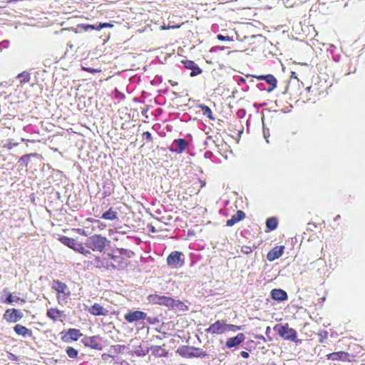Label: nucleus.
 <instances>
[{
  "label": "nucleus",
  "instance_id": "nucleus-18",
  "mask_svg": "<svg viewBox=\"0 0 365 365\" xmlns=\"http://www.w3.org/2000/svg\"><path fill=\"white\" fill-rule=\"evenodd\" d=\"M349 354L347 352L344 351H337V352H333L327 355V358L329 360L331 361H347L349 360Z\"/></svg>",
  "mask_w": 365,
  "mask_h": 365
},
{
  "label": "nucleus",
  "instance_id": "nucleus-32",
  "mask_svg": "<svg viewBox=\"0 0 365 365\" xmlns=\"http://www.w3.org/2000/svg\"><path fill=\"white\" fill-rule=\"evenodd\" d=\"M150 349H143L141 345L138 346V348L134 351V354L138 356H145L149 352Z\"/></svg>",
  "mask_w": 365,
  "mask_h": 365
},
{
  "label": "nucleus",
  "instance_id": "nucleus-13",
  "mask_svg": "<svg viewBox=\"0 0 365 365\" xmlns=\"http://www.w3.org/2000/svg\"><path fill=\"white\" fill-rule=\"evenodd\" d=\"M184 67L188 70H191L190 76L194 77L202 73V69L194 61L190 60L182 61Z\"/></svg>",
  "mask_w": 365,
  "mask_h": 365
},
{
  "label": "nucleus",
  "instance_id": "nucleus-35",
  "mask_svg": "<svg viewBox=\"0 0 365 365\" xmlns=\"http://www.w3.org/2000/svg\"><path fill=\"white\" fill-rule=\"evenodd\" d=\"M241 329L240 327L234 325V324H225V332L227 331H236L237 330Z\"/></svg>",
  "mask_w": 365,
  "mask_h": 365
},
{
  "label": "nucleus",
  "instance_id": "nucleus-19",
  "mask_svg": "<svg viewBox=\"0 0 365 365\" xmlns=\"http://www.w3.org/2000/svg\"><path fill=\"white\" fill-rule=\"evenodd\" d=\"M245 217V213L242 210H237L236 213L226 222V225L232 227L239 221L242 220Z\"/></svg>",
  "mask_w": 365,
  "mask_h": 365
},
{
  "label": "nucleus",
  "instance_id": "nucleus-1",
  "mask_svg": "<svg viewBox=\"0 0 365 365\" xmlns=\"http://www.w3.org/2000/svg\"><path fill=\"white\" fill-rule=\"evenodd\" d=\"M109 242L106 237L95 234L86 240L85 245L94 252H102Z\"/></svg>",
  "mask_w": 365,
  "mask_h": 365
},
{
  "label": "nucleus",
  "instance_id": "nucleus-7",
  "mask_svg": "<svg viewBox=\"0 0 365 365\" xmlns=\"http://www.w3.org/2000/svg\"><path fill=\"white\" fill-rule=\"evenodd\" d=\"M148 298L150 303L165 305L168 307H169L171 303H173L172 297H165L158 294H150Z\"/></svg>",
  "mask_w": 365,
  "mask_h": 365
},
{
  "label": "nucleus",
  "instance_id": "nucleus-27",
  "mask_svg": "<svg viewBox=\"0 0 365 365\" xmlns=\"http://www.w3.org/2000/svg\"><path fill=\"white\" fill-rule=\"evenodd\" d=\"M198 108L202 111L204 115H206L210 120H215V118L212 115V113L211 109L206 105L200 104Z\"/></svg>",
  "mask_w": 365,
  "mask_h": 365
},
{
  "label": "nucleus",
  "instance_id": "nucleus-6",
  "mask_svg": "<svg viewBox=\"0 0 365 365\" xmlns=\"http://www.w3.org/2000/svg\"><path fill=\"white\" fill-rule=\"evenodd\" d=\"M184 263V255L180 252H172L167 257V264L172 268L181 267Z\"/></svg>",
  "mask_w": 365,
  "mask_h": 365
},
{
  "label": "nucleus",
  "instance_id": "nucleus-39",
  "mask_svg": "<svg viewBox=\"0 0 365 365\" xmlns=\"http://www.w3.org/2000/svg\"><path fill=\"white\" fill-rule=\"evenodd\" d=\"M113 25L111 24H109V23H100L98 24V31L103 29V28H107V27H113Z\"/></svg>",
  "mask_w": 365,
  "mask_h": 365
},
{
  "label": "nucleus",
  "instance_id": "nucleus-22",
  "mask_svg": "<svg viewBox=\"0 0 365 365\" xmlns=\"http://www.w3.org/2000/svg\"><path fill=\"white\" fill-rule=\"evenodd\" d=\"M264 81L269 85V87L266 89L268 93L272 92L277 86V81L273 75H265Z\"/></svg>",
  "mask_w": 365,
  "mask_h": 365
},
{
  "label": "nucleus",
  "instance_id": "nucleus-8",
  "mask_svg": "<svg viewBox=\"0 0 365 365\" xmlns=\"http://www.w3.org/2000/svg\"><path fill=\"white\" fill-rule=\"evenodd\" d=\"M101 337L99 336H85L82 339V343L88 347H90L96 350H101L103 346L100 342Z\"/></svg>",
  "mask_w": 365,
  "mask_h": 365
},
{
  "label": "nucleus",
  "instance_id": "nucleus-57",
  "mask_svg": "<svg viewBox=\"0 0 365 365\" xmlns=\"http://www.w3.org/2000/svg\"><path fill=\"white\" fill-rule=\"evenodd\" d=\"M267 133H266L264 130V138L267 139Z\"/></svg>",
  "mask_w": 365,
  "mask_h": 365
},
{
  "label": "nucleus",
  "instance_id": "nucleus-51",
  "mask_svg": "<svg viewBox=\"0 0 365 365\" xmlns=\"http://www.w3.org/2000/svg\"><path fill=\"white\" fill-rule=\"evenodd\" d=\"M264 76H265V75H262V76H257V78L259 80H264Z\"/></svg>",
  "mask_w": 365,
  "mask_h": 365
},
{
  "label": "nucleus",
  "instance_id": "nucleus-14",
  "mask_svg": "<svg viewBox=\"0 0 365 365\" xmlns=\"http://www.w3.org/2000/svg\"><path fill=\"white\" fill-rule=\"evenodd\" d=\"M284 246H277L271 250L267 255V259L269 262H272L276 259L279 258L284 252Z\"/></svg>",
  "mask_w": 365,
  "mask_h": 365
},
{
  "label": "nucleus",
  "instance_id": "nucleus-36",
  "mask_svg": "<svg viewBox=\"0 0 365 365\" xmlns=\"http://www.w3.org/2000/svg\"><path fill=\"white\" fill-rule=\"evenodd\" d=\"M19 300H20L19 297H13L12 294H9L4 302L6 304H11L12 302H17Z\"/></svg>",
  "mask_w": 365,
  "mask_h": 365
},
{
  "label": "nucleus",
  "instance_id": "nucleus-5",
  "mask_svg": "<svg viewBox=\"0 0 365 365\" xmlns=\"http://www.w3.org/2000/svg\"><path fill=\"white\" fill-rule=\"evenodd\" d=\"M52 288L58 294V302H60V301L62 300L66 303L67 302V298L71 294V292L69 291L68 286L65 283L56 279L53 280Z\"/></svg>",
  "mask_w": 365,
  "mask_h": 365
},
{
  "label": "nucleus",
  "instance_id": "nucleus-58",
  "mask_svg": "<svg viewBox=\"0 0 365 365\" xmlns=\"http://www.w3.org/2000/svg\"><path fill=\"white\" fill-rule=\"evenodd\" d=\"M177 84H178V83H177V82H175V83H172V86H175V85H177Z\"/></svg>",
  "mask_w": 365,
  "mask_h": 365
},
{
  "label": "nucleus",
  "instance_id": "nucleus-50",
  "mask_svg": "<svg viewBox=\"0 0 365 365\" xmlns=\"http://www.w3.org/2000/svg\"><path fill=\"white\" fill-rule=\"evenodd\" d=\"M256 339H263L264 341H265V339L264 337L262 336V335H257L255 336Z\"/></svg>",
  "mask_w": 365,
  "mask_h": 365
},
{
  "label": "nucleus",
  "instance_id": "nucleus-33",
  "mask_svg": "<svg viewBox=\"0 0 365 365\" xmlns=\"http://www.w3.org/2000/svg\"><path fill=\"white\" fill-rule=\"evenodd\" d=\"M256 248L257 246L254 243L252 245H244L241 247V252L245 255H248L252 252L253 250Z\"/></svg>",
  "mask_w": 365,
  "mask_h": 365
},
{
  "label": "nucleus",
  "instance_id": "nucleus-41",
  "mask_svg": "<svg viewBox=\"0 0 365 365\" xmlns=\"http://www.w3.org/2000/svg\"><path fill=\"white\" fill-rule=\"evenodd\" d=\"M143 138L147 140L148 141L152 140V135L149 131H145L143 133Z\"/></svg>",
  "mask_w": 365,
  "mask_h": 365
},
{
  "label": "nucleus",
  "instance_id": "nucleus-59",
  "mask_svg": "<svg viewBox=\"0 0 365 365\" xmlns=\"http://www.w3.org/2000/svg\"><path fill=\"white\" fill-rule=\"evenodd\" d=\"M240 81H241V82H245V79H244V78H241Z\"/></svg>",
  "mask_w": 365,
  "mask_h": 365
},
{
  "label": "nucleus",
  "instance_id": "nucleus-56",
  "mask_svg": "<svg viewBox=\"0 0 365 365\" xmlns=\"http://www.w3.org/2000/svg\"><path fill=\"white\" fill-rule=\"evenodd\" d=\"M267 133H266L264 130V138L267 139Z\"/></svg>",
  "mask_w": 365,
  "mask_h": 365
},
{
  "label": "nucleus",
  "instance_id": "nucleus-3",
  "mask_svg": "<svg viewBox=\"0 0 365 365\" xmlns=\"http://www.w3.org/2000/svg\"><path fill=\"white\" fill-rule=\"evenodd\" d=\"M60 241L64 245H66L69 248L73 249V250L83 254L84 256L88 257L91 255V251L85 249L83 244L78 242L73 238H70L66 236H62L60 237Z\"/></svg>",
  "mask_w": 365,
  "mask_h": 365
},
{
  "label": "nucleus",
  "instance_id": "nucleus-49",
  "mask_svg": "<svg viewBox=\"0 0 365 365\" xmlns=\"http://www.w3.org/2000/svg\"><path fill=\"white\" fill-rule=\"evenodd\" d=\"M245 113V110H240L238 112H237V115L240 116V117H242V115H244Z\"/></svg>",
  "mask_w": 365,
  "mask_h": 365
},
{
  "label": "nucleus",
  "instance_id": "nucleus-17",
  "mask_svg": "<svg viewBox=\"0 0 365 365\" xmlns=\"http://www.w3.org/2000/svg\"><path fill=\"white\" fill-rule=\"evenodd\" d=\"M271 297L273 299L283 302L287 299L288 296L285 291L281 289H274L271 291Z\"/></svg>",
  "mask_w": 365,
  "mask_h": 365
},
{
  "label": "nucleus",
  "instance_id": "nucleus-43",
  "mask_svg": "<svg viewBox=\"0 0 365 365\" xmlns=\"http://www.w3.org/2000/svg\"><path fill=\"white\" fill-rule=\"evenodd\" d=\"M18 145V143H11V142H9L8 143H6V145H4V148L9 149V150H11L15 146H17Z\"/></svg>",
  "mask_w": 365,
  "mask_h": 365
},
{
  "label": "nucleus",
  "instance_id": "nucleus-16",
  "mask_svg": "<svg viewBox=\"0 0 365 365\" xmlns=\"http://www.w3.org/2000/svg\"><path fill=\"white\" fill-rule=\"evenodd\" d=\"M90 314L95 316H106L108 314V311L103 308L99 304L95 303L93 306L88 309Z\"/></svg>",
  "mask_w": 365,
  "mask_h": 365
},
{
  "label": "nucleus",
  "instance_id": "nucleus-37",
  "mask_svg": "<svg viewBox=\"0 0 365 365\" xmlns=\"http://www.w3.org/2000/svg\"><path fill=\"white\" fill-rule=\"evenodd\" d=\"M84 31H87L88 30H98V29L97 28L98 27V24L95 25V24H85V25H83L82 26Z\"/></svg>",
  "mask_w": 365,
  "mask_h": 365
},
{
  "label": "nucleus",
  "instance_id": "nucleus-48",
  "mask_svg": "<svg viewBox=\"0 0 365 365\" xmlns=\"http://www.w3.org/2000/svg\"><path fill=\"white\" fill-rule=\"evenodd\" d=\"M84 70L90 72V73H96L98 72L97 70L94 69V68H84Z\"/></svg>",
  "mask_w": 365,
  "mask_h": 365
},
{
  "label": "nucleus",
  "instance_id": "nucleus-55",
  "mask_svg": "<svg viewBox=\"0 0 365 365\" xmlns=\"http://www.w3.org/2000/svg\"><path fill=\"white\" fill-rule=\"evenodd\" d=\"M295 74H296V73H295V72H292V77L297 78V77L295 76Z\"/></svg>",
  "mask_w": 365,
  "mask_h": 365
},
{
  "label": "nucleus",
  "instance_id": "nucleus-9",
  "mask_svg": "<svg viewBox=\"0 0 365 365\" xmlns=\"http://www.w3.org/2000/svg\"><path fill=\"white\" fill-rule=\"evenodd\" d=\"M188 147V143L183 138H178L173 140L168 148L173 153H182Z\"/></svg>",
  "mask_w": 365,
  "mask_h": 365
},
{
  "label": "nucleus",
  "instance_id": "nucleus-25",
  "mask_svg": "<svg viewBox=\"0 0 365 365\" xmlns=\"http://www.w3.org/2000/svg\"><path fill=\"white\" fill-rule=\"evenodd\" d=\"M278 225L277 219L274 217H269L266 220V227L269 230H274Z\"/></svg>",
  "mask_w": 365,
  "mask_h": 365
},
{
  "label": "nucleus",
  "instance_id": "nucleus-31",
  "mask_svg": "<svg viewBox=\"0 0 365 365\" xmlns=\"http://www.w3.org/2000/svg\"><path fill=\"white\" fill-rule=\"evenodd\" d=\"M94 265L97 268L108 267V262H105L101 257H96L94 259Z\"/></svg>",
  "mask_w": 365,
  "mask_h": 365
},
{
  "label": "nucleus",
  "instance_id": "nucleus-54",
  "mask_svg": "<svg viewBox=\"0 0 365 365\" xmlns=\"http://www.w3.org/2000/svg\"><path fill=\"white\" fill-rule=\"evenodd\" d=\"M110 256H111V258H112L113 259H114V260H115V259L118 257H117V256L112 255H111Z\"/></svg>",
  "mask_w": 365,
  "mask_h": 365
},
{
  "label": "nucleus",
  "instance_id": "nucleus-12",
  "mask_svg": "<svg viewBox=\"0 0 365 365\" xmlns=\"http://www.w3.org/2000/svg\"><path fill=\"white\" fill-rule=\"evenodd\" d=\"M207 333L213 334H221L225 332V323L223 321L217 320L205 329Z\"/></svg>",
  "mask_w": 365,
  "mask_h": 365
},
{
  "label": "nucleus",
  "instance_id": "nucleus-28",
  "mask_svg": "<svg viewBox=\"0 0 365 365\" xmlns=\"http://www.w3.org/2000/svg\"><path fill=\"white\" fill-rule=\"evenodd\" d=\"M103 219L105 220H113L118 218L117 212L112 210V209H109L108 210L106 211L101 217Z\"/></svg>",
  "mask_w": 365,
  "mask_h": 365
},
{
  "label": "nucleus",
  "instance_id": "nucleus-34",
  "mask_svg": "<svg viewBox=\"0 0 365 365\" xmlns=\"http://www.w3.org/2000/svg\"><path fill=\"white\" fill-rule=\"evenodd\" d=\"M66 352L71 359H76L78 356V350L71 346H68L66 349Z\"/></svg>",
  "mask_w": 365,
  "mask_h": 365
},
{
  "label": "nucleus",
  "instance_id": "nucleus-52",
  "mask_svg": "<svg viewBox=\"0 0 365 365\" xmlns=\"http://www.w3.org/2000/svg\"><path fill=\"white\" fill-rule=\"evenodd\" d=\"M270 331H271L270 327H267L266 328V331H265L266 334H267V335H268V334H269V333L270 332Z\"/></svg>",
  "mask_w": 365,
  "mask_h": 365
},
{
  "label": "nucleus",
  "instance_id": "nucleus-29",
  "mask_svg": "<svg viewBox=\"0 0 365 365\" xmlns=\"http://www.w3.org/2000/svg\"><path fill=\"white\" fill-rule=\"evenodd\" d=\"M36 155H37L36 153H30V154L24 155L19 158V163L21 165H24L25 167H27L31 157H34Z\"/></svg>",
  "mask_w": 365,
  "mask_h": 365
},
{
  "label": "nucleus",
  "instance_id": "nucleus-23",
  "mask_svg": "<svg viewBox=\"0 0 365 365\" xmlns=\"http://www.w3.org/2000/svg\"><path fill=\"white\" fill-rule=\"evenodd\" d=\"M169 308L175 311L185 312L188 310V307L185 305L184 302L180 300H175L174 299H173V303H171Z\"/></svg>",
  "mask_w": 365,
  "mask_h": 365
},
{
  "label": "nucleus",
  "instance_id": "nucleus-21",
  "mask_svg": "<svg viewBox=\"0 0 365 365\" xmlns=\"http://www.w3.org/2000/svg\"><path fill=\"white\" fill-rule=\"evenodd\" d=\"M14 330L18 335H21L24 337L32 336V331L21 324H16L14 327Z\"/></svg>",
  "mask_w": 365,
  "mask_h": 365
},
{
  "label": "nucleus",
  "instance_id": "nucleus-4",
  "mask_svg": "<svg viewBox=\"0 0 365 365\" xmlns=\"http://www.w3.org/2000/svg\"><path fill=\"white\" fill-rule=\"evenodd\" d=\"M274 331H277L278 334L285 340H289L292 341H297V331L289 328L288 324H277L274 327Z\"/></svg>",
  "mask_w": 365,
  "mask_h": 365
},
{
  "label": "nucleus",
  "instance_id": "nucleus-44",
  "mask_svg": "<svg viewBox=\"0 0 365 365\" xmlns=\"http://www.w3.org/2000/svg\"><path fill=\"white\" fill-rule=\"evenodd\" d=\"M145 320H147V322L151 324H153L155 322H158V320L155 317H147V316H146Z\"/></svg>",
  "mask_w": 365,
  "mask_h": 365
},
{
  "label": "nucleus",
  "instance_id": "nucleus-40",
  "mask_svg": "<svg viewBox=\"0 0 365 365\" xmlns=\"http://www.w3.org/2000/svg\"><path fill=\"white\" fill-rule=\"evenodd\" d=\"M10 42L9 40H4L0 42V50L2 48H7L9 46Z\"/></svg>",
  "mask_w": 365,
  "mask_h": 365
},
{
  "label": "nucleus",
  "instance_id": "nucleus-2",
  "mask_svg": "<svg viewBox=\"0 0 365 365\" xmlns=\"http://www.w3.org/2000/svg\"><path fill=\"white\" fill-rule=\"evenodd\" d=\"M177 352L182 357L192 358V357H200L204 358L208 354L200 348L182 346L178 349Z\"/></svg>",
  "mask_w": 365,
  "mask_h": 365
},
{
  "label": "nucleus",
  "instance_id": "nucleus-45",
  "mask_svg": "<svg viewBox=\"0 0 365 365\" xmlns=\"http://www.w3.org/2000/svg\"><path fill=\"white\" fill-rule=\"evenodd\" d=\"M257 87L258 88L259 90L260 91H264V90H266L267 88H265V84L264 83H257Z\"/></svg>",
  "mask_w": 365,
  "mask_h": 365
},
{
  "label": "nucleus",
  "instance_id": "nucleus-11",
  "mask_svg": "<svg viewBox=\"0 0 365 365\" xmlns=\"http://www.w3.org/2000/svg\"><path fill=\"white\" fill-rule=\"evenodd\" d=\"M22 317L23 313L20 310L16 309H9L4 314V319L9 322H16Z\"/></svg>",
  "mask_w": 365,
  "mask_h": 365
},
{
  "label": "nucleus",
  "instance_id": "nucleus-46",
  "mask_svg": "<svg viewBox=\"0 0 365 365\" xmlns=\"http://www.w3.org/2000/svg\"><path fill=\"white\" fill-rule=\"evenodd\" d=\"M240 355L242 356V357L245 358V359H247L249 357L250 354L247 351H242L240 352Z\"/></svg>",
  "mask_w": 365,
  "mask_h": 365
},
{
  "label": "nucleus",
  "instance_id": "nucleus-10",
  "mask_svg": "<svg viewBox=\"0 0 365 365\" xmlns=\"http://www.w3.org/2000/svg\"><path fill=\"white\" fill-rule=\"evenodd\" d=\"M124 318L129 323L136 322L140 320H145L146 319V313L138 310H130L125 314Z\"/></svg>",
  "mask_w": 365,
  "mask_h": 365
},
{
  "label": "nucleus",
  "instance_id": "nucleus-15",
  "mask_svg": "<svg viewBox=\"0 0 365 365\" xmlns=\"http://www.w3.org/2000/svg\"><path fill=\"white\" fill-rule=\"evenodd\" d=\"M245 334L240 333L234 337L229 338L226 341V346L229 349L237 346L241 344L245 340Z\"/></svg>",
  "mask_w": 365,
  "mask_h": 365
},
{
  "label": "nucleus",
  "instance_id": "nucleus-30",
  "mask_svg": "<svg viewBox=\"0 0 365 365\" xmlns=\"http://www.w3.org/2000/svg\"><path fill=\"white\" fill-rule=\"evenodd\" d=\"M17 78H20L21 83H28V82H29V81L31 79L30 73L26 71H24V72L19 73L18 75Z\"/></svg>",
  "mask_w": 365,
  "mask_h": 365
},
{
  "label": "nucleus",
  "instance_id": "nucleus-42",
  "mask_svg": "<svg viewBox=\"0 0 365 365\" xmlns=\"http://www.w3.org/2000/svg\"><path fill=\"white\" fill-rule=\"evenodd\" d=\"M8 359L16 362L19 361L18 356L12 353H8Z\"/></svg>",
  "mask_w": 365,
  "mask_h": 365
},
{
  "label": "nucleus",
  "instance_id": "nucleus-24",
  "mask_svg": "<svg viewBox=\"0 0 365 365\" xmlns=\"http://www.w3.org/2000/svg\"><path fill=\"white\" fill-rule=\"evenodd\" d=\"M150 349L152 350V354L156 356H167L168 352L160 346H153Z\"/></svg>",
  "mask_w": 365,
  "mask_h": 365
},
{
  "label": "nucleus",
  "instance_id": "nucleus-26",
  "mask_svg": "<svg viewBox=\"0 0 365 365\" xmlns=\"http://www.w3.org/2000/svg\"><path fill=\"white\" fill-rule=\"evenodd\" d=\"M46 314L53 321H56L58 318L61 315V312L57 309L51 308L47 310Z\"/></svg>",
  "mask_w": 365,
  "mask_h": 365
},
{
  "label": "nucleus",
  "instance_id": "nucleus-60",
  "mask_svg": "<svg viewBox=\"0 0 365 365\" xmlns=\"http://www.w3.org/2000/svg\"><path fill=\"white\" fill-rule=\"evenodd\" d=\"M310 89H311V86H309V87L307 88V91H310Z\"/></svg>",
  "mask_w": 365,
  "mask_h": 365
},
{
  "label": "nucleus",
  "instance_id": "nucleus-20",
  "mask_svg": "<svg viewBox=\"0 0 365 365\" xmlns=\"http://www.w3.org/2000/svg\"><path fill=\"white\" fill-rule=\"evenodd\" d=\"M81 336H82V334L80 332L79 329H69L62 339L65 341H66L68 339L77 341Z\"/></svg>",
  "mask_w": 365,
  "mask_h": 365
},
{
  "label": "nucleus",
  "instance_id": "nucleus-38",
  "mask_svg": "<svg viewBox=\"0 0 365 365\" xmlns=\"http://www.w3.org/2000/svg\"><path fill=\"white\" fill-rule=\"evenodd\" d=\"M217 38L220 41H233L232 38V37H230L228 36H223L222 34H218L217 36Z\"/></svg>",
  "mask_w": 365,
  "mask_h": 365
},
{
  "label": "nucleus",
  "instance_id": "nucleus-53",
  "mask_svg": "<svg viewBox=\"0 0 365 365\" xmlns=\"http://www.w3.org/2000/svg\"><path fill=\"white\" fill-rule=\"evenodd\" d=\"M340 218H341V216H340L339 215H337L334 217V221L339 220Z\"/></svg>",
  "mask_w": 365,
  "mask_h": 365
},
{
  "label": "nucleus",
  "instance_id": "nucleus-47",
  "mask_svg": "<svg viewBox=\"0 0 365 365\" xmlns=\"http://www.w3.org/2000/svg\"><path fill=\"white\" fill-rule=\"evenodd\" d=\"M212 155V153L211 151H206L205 153V157L206 158H211Z\"/></svg>",
  "mask_w": 365,
  "mask_h": 365
}]
</instances>
